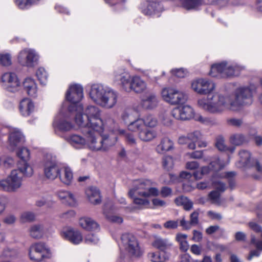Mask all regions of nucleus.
I'll return each mask as SVG.
<instances>
[{
    "instance_id": "obj_1",
    "label": "nucleus",
    "mask_w": 262,
    "mask_h": 262,
    "mask_svg": "<svg viewBox=\"0 0 262 262\" xmlns=\"http://www.w3.org/2000/svg\"><path fill=\"white\" fill-rule=\"evenodd\" d=\"M257 88L254 84H250L237 88L232 95L225 96L215 94L210 96L211 101L207 109L213 113H222L226 110L237 111L242 106L251 105L254 95L257 93Z\"/></svg>"
},
{
    "instance_id": "obj_2",
    "label": "nucleus",
    "mask_w": 262,
    "mask_h": 262,
    "mask_svg": "<svg viewBox=\"0 0 262 262\" xmlns=\"http://www.w3.org/2000/svg\"><path fill=\"white\" fill-rule=\"evenodd\" d=\"M152 186V182L149 180H137L133 182L132 188L129 189L128 195L133 199V203L137 207H133L130 209L132 211L148 206L150 202L147 198L159 194V190Z\"/></svg>"
},
{
    "instance_id": "obj_3",
    "label": "nucleus",
    "mask_w": 262,
    "mask_h": 262,
    "mask_svg": "<svg viewBox=\"0 0 262 262\" xmlns=\"http://www.w3.org/2000/svg\"><path fill=\"white\" fill-rule=\"evenodd\" d=\"M89 96L92 101L98 105L109 109L117 104L119 94L107 85L94 83L91 85Z\"/></svg>"
},
{
    "instance_id": "obj_4",
    "label": "nucleus",
    "mask_w": 262,
    "mask_h": 262,
    "mask_svg": "<svg viewBox=\"0 0 262 262\" xmlns=\"http://www.w3.org/2000/svg\"><path fill=\"white\" fill-rule=\"evenodd\" d=\"M114 81L120 82L123 89L126 92L133 91L136 93H142L147 89V84L138 76H130L124 69L115 70L113 75Z\"/></svg>"
},
{
    "instance_id": "obj_5",
    "label": "nucleus",
    "mask_w": 262,
    "mask_h": 262,
    "mask_svg": "<svg viewBox=\"0 0 262 262\" xmlns=\"http://www.w3.org/2000/svg\"><path fill=\"white\" fill-rule=\"evenodd\" d=\"M191 88L194 92L198 94L207 95L206 97L198 100L197 104L200 108L210 114H220V113L210 112L207 107H209L210 105L211 101L209 100V96L215 94H220L219 93H212L215 89V84L212 81L205 78L196 79L191 82Z\"/></svg>"
},
{
    "instance_id": "obj_6",
    "label": "nucleus",
    "mask_w": 262,
    "mask_h": 262,
    "mask_svg": "<svg viewBox=\"0 0 262 262\" xmlns=\"http://www.w3.org/2000/svg\"><path fill=\"white\" fill-rule=\"evenodd\" d=\"M22 174L18 168L12 170L6 178L0 180V190L8 193L18 192L23 186Z\"/></svg>"
},
{
    "instance_id": "obj_7",
    "label": "nucleus",
    "mask_w": 262,
    "mask_h": 262,
    "mask_svg": "<svg viewBox=\"0 0 262 262\" xmlns=\"http://www.w3.org/2000/svg\"><path fill=\"white\" fill-rule=\"evenodd\" d=\"M242 67L237 64H231L226 61L213 64L209 75L214 77H228L236 76L239 74Z\"/></svg>"
},
{
    "instance_id": "obj_8",
    "label": "nucleus",
    "mask_w": 262,
    "mask_h": 262,
    "mask_svg": "<svg viewBox=\"0 0 262 262\" xmlns=\"http://www.w3.org/2000/svg\"><path fill=\"white\" fill-rule=\"evenodd\" d=\"M203 135L199 130H194L187 134V136H180L178 139L180 144H187L189 149L194 150L196 144L200 148L205 147L207 143L203 140Z\"/></svg>"
},
{
    "instance_id": "obj_9",
    "label": "nucleus",
    "mask_w": 262,
    "mask_h": 262,
    "mask_svg": "<svg viewBox=\"0 0 262 262\" xmlns=\"http://www.w3.org/2000/svg\"><path fill=\"white\" fill-rule=\"evenodd\" d=\"M68 113L72 117H74L75 124L82 128V134H84L87 128H92L89 118L85 116L82 105H73L68 109Z\"/></svg>"
},
{
    "instance_id": "obj_10",
    "label": "nucleus",
    "mask_w": 262,
    "mask_h": 262,
    "mask_svg": "<svg viewBox=\"0 0 262 262\" xmlns=\"http://www.w3.org/2000/svg\"><path fill=\"white\" fill-rule=\"evenodd\" d=\"M68 105L67 102L62 105L59 114L53 123L55 127L62 131H69L74 127V125L70 121L72 116L68 113Z\"/></svg>"
},
{
    "instance_id": "obj_11",
    "label": "nucleus",
    "mask_w": 262,
    "mask_h": 262,
    "mask_svg": "<svg viewBox=\"0 0 262 262\" xmlns=\"http://www.w3.org/2000/svg\"><path fill=\"white\" fill-rule=\"evenodd\" d=\"M161 95L164 100L171 105L183 103L187 99V96L184 92L174 88H164L161 92Z\"/></svg>"
},
{
    "instance_id": "obj_12",
    "label": "nucleus",
    "mask_w": 262,
    "mask_h": 262,
    "mask_svg": "<svg viewBox=\"0 0 262 262\" xmlns=\"http://www.w3.org/2000/svg\"><path fill=\"white\" fill-rule=\"evenodd\" d=\"M121 241L125 251L129 255L139 257L141 255L138 240L133 234H123L121 236Z\"/></svg>"
},
{
    "instance_id": "obj_13",
    "label": "nucleus",
    "mask_w": 262,
    "mask_h": 262,
    "mask_svg": "<svg viewBox=\"0 0 262 262\" xmlns=\"http://www.w3.org/2000/svg\"><path fill=\"white\" fill-rule=\"evenodd\" d=\"M85 116H86L90 121V125L92 128L96 130H103V123L101 118V111L97 106L89 105L84 109Z\"/></svg>"
},
{
    "instance_id": "obj_14",
    "label": "nucleus",
    "mask_w": 262,
    "mask_h": 262,
    "mask_svg": "<svg viewBox=\"0 0 262 262\" xmlns=\"http://www.w3.org/2000/svg\"><path fill=\"white\" fill-rule=\"evenodd\" d=\"M83 97V88L81 85L77 84L71 85L67 92L66 95V100L64 103H67V108L73 105H82L79 102Z\"/></svg>"
},
{
    "instance_id": "obj_15",
    "label": "nucleus",
    "mask_w": 262,
    "mask_h": 262,
    "mask_svg": "<svg viewBox=\"0 0 262 262\" xmlns=\"http://www.w3.org/2000/svg\"><path fill=\"white\" fill-rule=\"evenodd\" d=\"M103 130H96L94 128H87L83 134L86 138V145L94 151H102V144L101 133Z\"/></svg>"
},
{
    "instance_id": "obj_16",
    "label": "nucleus",
    "mask_w": 262,
    "mask_h": 262,
    "mask_svg": "<svg viewBox=\"0 0 262 262\" xmlns=\"http://www.w3.org/2000/svg\"><path fill=\"white\" fill-rule=\"evenodd\" d=\"M39 55L33 49L26 48L18 55V61L23 66L33 68L38 63Z\"/></svg>"
},
{
    "instance_id": "obj_17",
    "label": "nucleus",
    "mask_w": 262,
    "mask_h": 262,
    "mask_svg": "<svg viewBox=\"0 0 262 262\" xmlns=\"http://www.w3.org/2000/svg\"><path fill=\"white\" fill-rule=\"evenodd\" d=\"M18 148L16 152L17 156L21 161L17 164V168L19 171L26 177H31L33 173L32 167L27 162L30 158V151L26 147Z\"/></svg>"
},
{
    "instance_id": "obj_18",
    "label": "nucleus",
    "mask_w": 262,
    "mask_h": 262,
    "mask_svg": "<svg viewBox=\"0 0 262 262\" xmlns=\"http://www.w3.org/2000/svg\"><path fill=\"white\" fill-rule=\"evenodd\" d=\"M49 255V249L43 243H36L30 247L29 255L31 259L40 261L45 258L48 257Z\"/></svg>"
},
{
    "instance_id": "obj_19",
    "label": "nucleus",
    "mask_w": 262,
    "mask_h": 262,
    "mask_svg": "<svg viewBox=\"0 0 262 262\" xmlns=\"http://www.w3.org/2000/svg\"><path fill=\"white\" fill-rule=\"evenodd\" d=\"M239 156L240 160L236 164L237 167L242 168L251 166L253 169H255L259 174H262V165L257 160H253L252 164H251V155L248 151L241 150L239 152Z\"/></svg>"
},
{
    "instance_id": "obj_20",
    "label": "nucleus",
    "mask_w": 262,
    "mask_h": 262,
    "mask_svg": "<svg viewBox=\"0 0 262 262\" xmlns=\"http://www.w3.org/2000/svg\"><path fill=\"white\" fill-rule=\"evenodd\" d=\"M2 81L5 84V89L10 92L18 91L20 87V83L14 73L7 72L4 74L2 76Z\"/></svg>"
},
{
    "instance_id": "obj_21",
    "label": "nucleus",
    "mask_w": 262,
    "mask_h": 262,
    "mask_svg": "<svg viewBox=\"0 0 262 262\" xmlns=\"http://www.w3.org/2000/svg\"><path fill=\"white\" fill-rule=\"evenodd\" d=\"M171 114L177 120H187L193 117L194 113L192 107L185 105L174 108Z\"/></svg>"
},
{
    "instance_id": "obj_22",
    "label": "nucleus",
    "mask_w": 262,
    "mask_h": 262,
    "mask_svg": "<svg viewBox=\"0 0 262 262\" xmlns=\"http://www.w3.org/2000/svg\"><path fill=\"white\" fill-rule=\"evenodd\" d=\"M141 9L142 13L145 15H157V16H159V13L162 10L158 0H147L142 5Z\"/></svg>"
},
{
    "instance_id": "obj_23",
    "label": "nucleus",
    "mask_w": 262,
    "mask_h": 262,
    "mask_svg": "<svg viewBox=\"0 0 262 262\" xmlns=\"http://www.w3.org/2000/svg\"><path fill=\"white\" fill-rule=\"evenodd\" d=\"M62 237L69 241L74 244H78L82 241L80 232L77 229L71 227L64 228L61 232Z\"/></svg>"
},
{
    "instance_id": "obj_24",
    "label": "nucleus",
    "mask_w": 262,
    "mask_h": 262,
    "mask_svg": "<svg viewBox=\"0 0 262 262\" xmlns=\"http://www.w3.org/2000/svg\"><path fill=\"white\" fill-rule=\"evenodd\" d=\"M60 168L55 160H47L44 167V173L46 177L49 179L54 180L58 177Z\"/></svg>"
},
{
    "instance_id": "obj_25",
    "label": "nucleus",
    "mask_w": 262,
    "mask_h": 262,
    "mask_svg": "<svg viewBox=\"0 0 262 262\" xmlns=\"http://www.w3.org/2000/svg\"><path fill=\"white\" fill-rule=\"evenodd\" d=\"M9 142V149L14 150L24 144L25 137L19 130L15 129L10 133Z\"/></svg>"
},
{
    "instance_id": "obj_26",
    "label": "nucleus",
    "mask_w": 262,
    "mask_h": 262,
    "mask_svg": "<svg viewBox=\"0 0 262 262\" xmlns=\"http://www.w3.org/2000/svg\"><path fill=\"white\" fill-rule=\"evenodd\" d=\"M66 140L75 148H81L86 145V138L78 134H73L67 136Z\"/></svg>"
},
{
    "instance_id": "obj_27",
    "label": "nucleus",
    "mask_w": 262,
    "mask_h": 262,
    "mask_svg": "<svg viewBox=\"0 0 262 262\" xmlns=\"http://www.w3.org/2000/svg\"><path fill=\"white\" fill-rule=\"evenodd\" d=\"M158 103V98L152 93L147 94L141 101V106L145 110H152L157 107Z\"/></svg>"
},
{
    "instance_id": "obj_28",
    "label": "nucleus",
    "mask_w": 262,
    "mask_h": 262,
    "mask_svg": "<svg viewBox=\"0 0 262 262\" xmlns=\"http://www.w3.org/2000/svg\"><path fill=\"white\" fill-rule=\"evenodd\" d=\"M24 91L27 94L33 97H35L37 93V86L35 80L30 77L26 78L23 82Z\"/></svg>"
},
{
    "instance_id": "obj_29",
    "label": "nucleus",
    "mask_w": 262,
    "mask_h": 262,
    "mask_svg": "<svg viewBox=\"0 0 262 262\" xmlns=\"http://www.w3.org/2000/svg\"><path fill=\"white\" fill-rule=\"evenodd\" d=\"M19 110L22 116L28 117L34 112L35 110L34 104L30 99L25 98L20 102Z\"/></svg>"
},
{
    "instance_id": "obj_30",
    "label": "nucleus",
    "mask_w": 262,
    "mask_h": 262,
    "mask_svg": "<svg viewBox=\"0 0 262 262\" xmlns=\"http://www.w3.org/2000/svg\"><path fill=\"white\" fill-rule=\"evenodd\" d=\"M152 245L157 249L160 250L164 253H169L172 246V243L167 238H163L160 237L156 238Z\"/></svg>"
},
{
    "instance_id": "obj_31",
    "label": "nucleus",
    "mask_w": 262,
    "mask_h": 262,
    "mask_svg": "<svg viewBox=\"0 0 262 262\" xmlns=\"http://www.w3.org/2000/svg\"><path fill=\"white\" fill-rule=\"evenodd\" d=\"M57 195L63 203L70 206H74L77 204L75 195L70 191L60 190L57 192Z\"/></svg>"
},
{
    "instance_id": "obj_32",
    "label": "nucleus",
    "mask_w": 262,
    "mask_h": 262,
    "mask_svg": "<svg viewBox=\"0 0 262 262\" xmlns=\"http://www.w3.org/2000/svg\"><path fill=\"white\" fill-rule=\"evenodd\" d=\"M173 148V143L168 137H164L161 139L159 144L157 146L156 151L160 154H165Z\"/></svg>"
},
{
    "instance_id": "obj_33",
    "label": "nucleus",
    "mask_w": 262,
    "mask_h": 262,
    "mask_svg": "<svg viewBox=\"0 0 262 262\" xmlns=\"http://www.w3.org/2000/svg\"><path fill=\"white\" fill-rule=\"evenodd\" d=\"M58 177L62 183L69 185L71 184L73 179V171L69 167L64 166L60 168Z\"/></svg>"
},
{
    "instance_id": "obj_34",
    "label": "nucleus",
    "mask_w": 262,
    "mask_h": 262,
    "mask_svg": "<svg viewBox=\"0 0 262 262\" xmlns=\"http://www.w3.org/2000/svg\"><path fill=\"white\" fill-rule=\"evenodd\" d=\"M139 117V111L133 108L126 109L122 113L121 118L125 123L130 124Z\"/></svg>"
},
{
    "instance_id": "obj_35",
    "label": "nucleus",
    "mask_w": 262,
    "mask_h": 262,
    "mask_svg": "<svg viewBox=\"0 0 262 262\" xmlns=\"http://www.w3.org/2000/svg\"><path fill=\"white\" fill-rule=\"evenodd\" d=\"M85 194L90 202L97 205L100 203L101 200L99 190L96 187H91L85 190Z\"/></svg>"
},
{
    "instance_id": "obj_36",
    "label": "nucleus",
    "mask_w": 262,
    "mask_h": 262,
    "mask_svg": "<svg viewBox=\"0 0 262 262\" xmlns=\"http://www.w3.org/2000/svg\"><path fill=\"white\" fill-rule=\"evenodd\" d=\"M157 133L156 131L144 127L138 134V138L142 141L148 142L156 138Z\"/></svg>"
},
{
    "instance_id": "obj_37",
    "label": "nucleus",
    "mask_w": 262,
    "mask_h": 262,
    "mask_svg": "<svg viewBox=\"0 0 262 262\" xmlns=\"http://www.w3.org/2000/svg\"><path fill=\"white\" fill-rule=\"evenodd\" d=\"M102 147V151H107L109 148L114 145L117 142V137L115 135H101Z\"/></svg>"
},
{
    "instance_id": "obj_38",
    "label": "nucleus",
    "mask_w": 262,
    "mask_h": 262,
    "mask_svg": "<svg viewBox=\"0 0 262 262\" xmlns=\"http://www.w3.org/2000/svg\"><path fill=\"white\" fill-rule=\"evenodd\" d=\"M80 226L88 230H94L98 228V224L93 219L88 217H81L79 220Z\"/></svg>"
},
{
    "instance_id": "obj_39",
    "label": "nucleus",
    "mask_w": 262,
    "mask_h": 262,
    "mask_svg": "<svg viewBox=\"0 0 262 262\" xmlns=\"http://www.w3.org/2000/svg\"><path fill=\"white\" fill-rule=\"evenodd\" d=\"M106 127L108 130L113 133V135H124L125 130L119 128L118 124L116 123L113 119L110 118L106 122Z\"/></svg>"
},
{
    "instance_id": "obj_40",
    "label": "nucleus",
    "mask_w": 262,
    "mask_h": 262,
    "mask_svg": "<svg viewBox=\"0 0 262 262\" xmlns=\"http://www.w3.org/2000/svg\"><path fill=\"white\" fill-rule=\"evenodd\" d=\"M44 226L42 224H35L32 226L29 230L30 235L34 238H40L44 234Z\"/></svg>"
},
{
    "instance_id": "obj_41",
    "label": "nucleus",
    "mask_w": 262,
    "mask_h": 262,
    "mask_svg": "<svg viewBox=\"0 0 262 262\" xmlns=\"http://www.w3.org/2000/svg\"><path fill=\"white\" fill-rule=\"evenodd\" d=\"M128 129L131 132L139 133L144 127L143 119L137 118L135 121L127 125Z\"/></svg>"
},
{
    "instance_id": "obj_42",
    "label": "nucleus",
    "mask_w": 262,
    "mask_h": 262,
    "mask_svg": "<svg viewBox=\"0 0 262 262\" xmlns=\"http://www.w3.org/2000/svg\"><path fill=\"white\" fill-rule=\"evenodd\" d=\"M226 165L225 162L218 156L213 157L210 163L211 169L214 171H217L223 168Z\"/></svg>"
},
{
    "instance_id": "obj_43",
    "label": "nucleus",
    "mask_w": 262,
    "mask_h": 262,
    "mask_svg": "<svg viewBox=\"0 0 262 262\" xmlns=\"http://www.w3.org/2000/svg\"><path fill=\"white\" fill-rule=\"evenodd\" d=\"M148 256L152 262H164L168 259L170 254L152 252L149 253Z\"/></svg>"
},
{
    "instance_id": "obj_44",
    "label": "nucleus",
    "mask_w": 262,
    "mask_h": 262,
    "mask_svg": "<svg viewBox=\"0 0 262 262\" xmlns=\"http://www.w3.org/2000/svg\"><path fill=\"white\" fill-rule=\"evenodd\" d=\"M230 143L235 146L241 145L247 142L246 137L242 134H234L230 137Z\"/></svg>"
},
{
    "instance_id": "obj_45",
    "label": "nucleus",
    "mask_w": 262,
    "mask_h": 262,
    "mask_svg": "<svg viewBox=\"0 0 262 262\" xmlns=\"http://www.w3.org/2000/svg\"><path fill=\"white\" fill-rule=\"evenodd\" d=\"M36 75L41 84L45 85L46 84L48 74L43 68H39L36 72Z\"/></svg>"
},
{
    "instance_id": "obj_46",
    "label": "nucleus",
    "mask_w": 262,
    "mask_h": 262,
    "mask_svg": "<svg viewBox=\"0 0 262 262\" xmlns=\"http://www.w3.org/2000/svg\"><path fill=\"white\" fill-rule=\"evenodd\" d=\"M144 126L149 127H155L158 124V120L156 117L152 115H148L142 119Z\"/></svg>"
},
{
    "instance_id": "obj_47",
    "label": "nucleus",
    "mask_w": 262,
    "mask_h": 262,
    "mask_svg": "<svg viewBox=\"0 0 262 262\" xmlns=\"http://www.w3.org/2000/svg\"><path fill=\"white\" fill-rule=\"evenodd\" d=\"M39 0H15V4L20 9L29 8L31 5L37 2Z\"/></svg>"
},
{
    "instance_id": "obj_48",
    "label": "nucleus",
    "mask_w": 262,
    "mask_h": 262,
    "mask_svg": "<svg viewBox=\"0 0 262 262\" xmlns=\"http://www.w3.org/2000/svg\"><path fill=\"white\" fill-rule=\"evenodd\" d=\"M17 255V252L16 250L10 249L9 248H5L3 251H0V256L5 258H13Z\"/></svg>"
},
{
    "instance_id": "obj_49",
    "label": "nucleus",
    "mask_w": 262,
    "mask_h": 262,
    "mask_svg": "<svg viewBox=\"0 0 262 262\" xmlns=\"http://www.w3.org/2000/svg\"><path fill=\"white\" fill-rule=\"evenodd\" d=\"M35 220V214L30 211L23 212L20 216V220L22 223L30 222Z\"/></svg>"
},
{
    "instance_id": "obj_50",
    "label": "nucleus",
    "mask_w": 262,
    "mask_h": 262,
    "mask_svg": "<svg viewBox=\"0 0 262 262\" xmlns=\"http://www.w3.org/2000/svg\"><path fill=\"white\" fill-rule=\"evenodd\" d=\"M11 63V56L9 53L0 54V64L7 67Z\"/></svg>"
},
{
    "instance_id": "obj_51",
    "label": "nucleus",
    "mask_w": 262,
    "mask_h": 262,
    "mask_svg": "<svg viewBox=\"0 0 262 262\" xmlns=\"http://www.w3.org/2000/svg\"><path fill=\"white\" fill-rule=\"evenodd\" d=\"M121 135L124 137L126 143L129 145L135 146L137 145V140L133 134L126 133L125 130V134Z\"/></svg>"
},
{
    "instance_id": "obj_52",
    "label": "nucleus",
    "mask_w": 262,
    "mask_h": 262,
    "mask_svg": "<svg viewBox=\"0 0 262 262\" xmlns=\"http://www.w3.org/2000/svg\"><path fill=\"white\" fill-rule=\"evenodd\" d=\"M193 118L195 121L205 125L211 124L213 122L210 118L203 117L200 114L194 115Z\"/></svg>"
},
{
    "instance_id": "obj_53",
    "label": "nucleus",
    "mask_w": 262,
    "mask_h": 262,
    "mask_svg": "<svg viewBox=\"0 0 262 262\" xmlns=\"http://www.w3.org/2000/svg\"><path fill=\"white\" fill-rule=\"evenodd\" d=\"M163 166L167 170L172 168L173 165V159L170 156L165 157L163 159Z\"/></svg>"
},
{
    "instance_id": "obj_54",
    "label": "nucleus",
    "mask_w": 262,
    "mask_h": 262,
    "mask_svg": "<svg viewBox=\"0 0 262 262\" xmlns=\"http://www.w3.org/2000/svg\"><path fill=\"white\" fill-rule=\"evenodd\" d=\"M215 146L221 151L226 150V146L225 144V139L223 137L219 136L216 138Z\"/></svg>"
},
{
    "instance_id": "obj_55",
    "label": "nucleus",
    "mask_w": 262,
    "mask_h": 262,
    "mask_svg": "<svg viewBox=\"0 0 262 262\" xmlns=\"http://www.w3.org/2000/svg\"><path fill=\"white\" fill-rule=\"evenodd\" d=\"M98 241V237L92 233L88 234L85 237V242L88 244H96Z\"/></svg>"
},
{
    "instance_id": "obj_56",
    "label": "nucleus",
    "mask_w": 262,
    "mask_h": 262,
    "mask_svg": "<svg viewBox=\"0 0 262 262\" xmlns=\"http://www.w3.org/2000/svg\"><path fill=\"white\" fill-rule=\"evenodd\" d=\"M213 187L215 189V190L219 192H224L226 190V185L224 183L220 181H214L213 182Z\"/></svg>"
},
{
    "instance_id": "obj_57",
    "label": "nucleus",
    "mask_w": 262,
    "mask_h": 262,
    "mask_svg": "<svg viewBox=\"0 0 262 262\" xmlns=\"http://www.w3.org/2000/svg\"><path fill=\"white\" fill-rule=\"evenodd\" d=\"M227 122L228 125L239 127L241 126L243 123V120L237 118H230L227 119Z\"/></svg>"
},
{
    "instance_id": "obj_58",
    "label": "nucleus",
    "mask_w": 262,
    "mask_h": 262,
    "mask_svg": "<svg viewBox=\"0 0 262 262\" xmlns=\"http://www.w3.org/2000/svg\"><path fill=\"white\" fill-rule=\"evenodd\" d=\"M220 192L216 190H213L209 194V198L213 203H219L220 201Z\"/></svg>"
},
{
    "instance_id": "obj_59",
    "label": "nucleus",
    "mask_w": 262,
    "mask_h": 262,
    "mask_svg": "<svg viewBox=\"0 0 262 262\" xmlns=\"http://www.w3.org/2000/svg\"><path fill=\"white\" fill-rule=\"evenodd\" d=\"M235 175H236V173L235 172L230 171V172H225L222 176L223 177H226L229 179V186L231 189H232L235 185V183L232 179Z\"/></svg>"
},
{
    "instance_id": "obj_60",
    "label": "nucleus",
    "mask_w": 262,
    "mask_h": 262,
    "mask_svg": "<svg viewBox=\"0 0 262 262\" xmlns=\"http://www.w3.org/2000/svg\"><path fill=\"white\" fill-rule=\"evenodd\" d=\"M163 226L165 228L168 229H175L178 227V221L173 220L168 221L164 224Z\"/></svg>"
},
{
    "instance_id": "obj_61",
    "label": "nucleus",
    "mask_w": 262,
    "mask_h": 262,
    "mask_svg": "<svg viewBox=\"0 0 262 262\" xmlns=\"http://www.w3.org/2000/svg\"><path fill=\"white\" fill-rule=\"evenodd\" d=\"M171 73L176 76L179 78L184 77L187 74V72L186 70L181 68L179 69L172 70Z\"/></svg>"
},
{
    "instance_id": "obj_62",
    "label": "nucleus",
    "mask_w": 262,
    "mask_h": 262,
    "mask_svg": "<svg viewBox=\"0 0 262 262\" xmlns=\"http://www.w3.org/2000/svg\"><path fill=\"white\" fill-rule=\"evenodd\" d=\"M7 204V199L3 195H0V215L5 211Z\"/></svg>"
},
{
    "instance_id": "obj_63",
    "label": "nucleus",
    "mask_w": 262,
    "mask_h": 262,
    "mask_svg": "<svg viewBox=\"0 0 262 262\" xmlns=\"http://www.w3.org/2000/svg\"><path fill=\"white\" fill-rule=\"evenodd\" d=\"M75 216V212L73 210H70L62 214L61 217L65 221H70Z\"/></svg>"
},
{
    "instance_id": "obj_64",
    "label": "nucleus",
    "mask_w": 262,
    "mask_h": 262,
    "mask_svg": "<svg viewBox=\"0 0 262 262\" xmlns=\"http://www.w3.org/2000/svg\"><path fill=\"white\" fill-rule=\"evenodd\" d=\"M16 221V216L11 214L7 215L3 219V222L7 225H12L15 223Z\"/></svg>"
}]
</instances>
